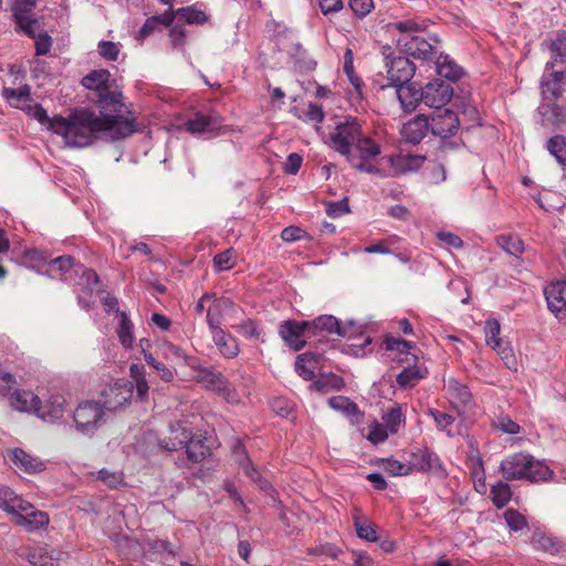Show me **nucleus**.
<instances>
[{
	"mask_svg": "<svg viewBox=\"0 0 566 566\" xmlns=\"http://www.w3.org/2000/svg\"><path fill=\"white\" fill-rule=\"evenodd\" d=\"M555 62L547 63L542 77V95L547 102H554L562 96V82L565 70H553Z\"/></svg>",
	"mask_w": 566,
	"mask_h": 566,
	"instance_id": "obj_17",
	"label": "nucleus"
},
{
	"mask_svg": "<svg viewBox=\"0 0 566 566\" xmlns=\"http://www.w3.org/2000/svg\"><path fill=\"white\" fill-rule=\"evenodd\" d=\"M385 428L391 433L395 434L398 432L399 427L405 422V416L402 413V408L399 405L390 408L382 417Z\"/></svg>",
	"mask_w": 566,
	"mask_h": 566,
	"instance_id": "obj_40",
	"label": "nucleus"
},
{
	"mask_svg": "<svg viewBox=\"0 0 566 566\" xmlns=\"http://www.w3.org/2000/svg\"><path fill=\"white\" fill-rule=\"evenodd\" d=\"M192 436L191 429L184 421H177L169 426V434L160 440L159 444L163 449L175 451L184 448Z\"/></svg>",
	"mask_w": 566,
	"mask_h": 566,
	"instance_id": "obj_22",
	"label": "nucleus"
},
{
	"mask_svg": "<svg viewBox=\"0 0 566 566\" xmlns=\"http://www.w3.org/2000/svg\"><path fill=\"white\" fill-rule=\"evenodd\" d=\"M504 520L512 531H522L526 525V520L518 511L509 509L504 512Z\"/></svg>",
	"mask_w": 566,
	"mask_h": 566,
	"instance_id": "obj_55",
	"label": "nucleus"
},
{
	"mask_svg": "<svg viewBox=\"0 0 566 566\" xmlns=\"http://www.w3.org/2000/svg\"><path fill=\"white\" fill-rule=\"evenodd\" d=\"M331 408L342 411L346 415H354L358 411L356 403L343 396H336L328 399Z\"/></svg>",
	"mask_w": 566,
	"mask_h": 566,
	"instance_id": "obj_51",
	"label": "nucleus"
},
{
	"mask_svg": "<svg viewBox=\"0 0 566 566\" xmlns=\"http://www.w3.org/2000/svg\"><path fill=\"white\" fill-rule=\"evenodd\" d=\"M279 335L291 350L298 352L308 342L306 322L295 319L283 321L279 326Z\"/></svg>",
	"mask_w": 566,
	"mask_h": 566,
	"instance_id": "obj_13",
	"label": "nucleus"
},
{
	"mask_svg": "<svg viewBox=\"0 0 566 566\" xmlns=\"http://www.w3.org/2000/svg\"><path fill=\"white\" fill-rule=\"evenodd\" d=\"M385 160L389 166V170L385 172L382 177H394L418 170L422 166L424 157L417 155H395L385 158Z\"/></svg>",
	"mask_w": 566,
	"mask_h": 566,
	"instance_id": "obj_20",
	"label": "nucleus"
},
{
	"mask_svg": "<svg viewBox=\"0 0 566 566\" xmlns=\"http://www.w3.org/2000/svg\"><path fill=\"white\" fill-rule=\"evenodd\" d=\"M426 21L407 19L398 21L391 25L392 29L400 32L397 39V46L401 52L420 60H430L438 54L437 46L430 41L417 35L427 29Z\"/></svg>",
	"mask_w": 566,
	"mask_h": 566,
	"instance_id": "obj_4",
	"label": "nucleus"
},
{
	"mask_svg": "<svg viewBox=\"0 0 566 566\" xmlns=\"http://www.w3.org/2000/svg\"><path fill=\"white\" fill-rule=\"evenodd\" d=\"M428 369L423 364L416 363L412 366L403 368L396 377V381L401 388H412L421 379L426 378Z\"/></svg>",
	"mask_w": 566,
	"mask_h": 566,
	"instance_id": "obj_26",
	"label": "nucleus"
},
{
	"mask_svg": "<svg viewBox=\"0 0 566 566\" xmlns=\"http://www.w3.org/2000/svg\"><path fill=\"white\" fill-rule=\"evenodd\" d=\"M384 343L385 349L388 352H398L399 354H405L411 349V344L409 342L391 336H387Z\"/></svg>",
	"mask_w": 566,
	"mask_h": 566,
	"instance_id": "obj_58",
	"label": "nucleus"
},
{
	"mask_svg": "<svg viewBox=\"0 0 566 566\" xmlns=\"http://www.w3.org/2000/svg\"><path fill=\"white\" fill-rule=\"evenodd\" d=\"M10 406L21 412H34L40 415L42 408L41 399L31 390L14 389L9 397Z\"/></svg>",
	"mask_w": 566,
	"mask_h": 566,
	"instance_id": "obj_23",
	"label": "nucleus"
},
{
	"mask_svg": "<svg viewBox=\"0 0 566 566\" xmlns=\"http://www.w3.org/2000/svg\"><path fill=\"white\" fill-rule=\"evenodd\" d=\"M343 385V378L331 373L319 375V377L312 384V387L317 391L326 394L333 389H340Z\"/></svg>",
	"mask_w": 566,
	"mask_h": 566,
	"instance_id": "obj_38",
	"label": "nucleus"
},
{
	"mask_svg": "<svg viewBox=\"0 0 566 566\" xmlns=\"http://www.w3.org/2000/svg\"><path fill=\"white\" fill-rule=\"evenodd\" d=\"M235 311L233 302L229 298H214L207 310V322L209 327H218L221 324V317Z\"/></svg>",
	"mask_w": 566,
	"mask_h": 566,
	"instance_id": "obj_25",
	"label": "nucleus"
},
{
	"mask_svg": "<svg viewBox=\"0 0 566 566\" xmlns=\"http://www.w3.org/2000/svg\"><path fill=\"white\" fill-rule=\"evenodd\" d=\"M349 7L357 17L367 15L374 8L373 0H349Z\"/></svg>",
	"mask_w": 566,
	"mask_h": 566,
	"instance_id": "obj_63",
	"label": "nucleus"
},
{
	"mask_svg": "<svg viewBox=\"0 0 566 566\" xmlns=\"http://www.w3.org/2000/svg\"><path fill=\"white\" fill-rule=\"evenodd\" d=\"M496 242L506 253L518 256L524 252V242L517 235L502 234L499 235Z\"/></svg>",
	"mask_w": 566,
	"mask_h": 566,
	"instance_id": "obj_39",
	"label": "nucleus"
},
{
	"mask_svg": "<svg viewBox=\"0 0 566 566\" xmlns=\"http://www.w3.org/2000/svg\"><path fill=\"white\" fill-rule=\"evenodd\" d=\"M188 459L199 463L210 455V447L200 437L191 436L189 442L185 446Z\"/></svg>",
	"mask_w": 566,
	"mask_h": 566,
	"instance_id": "obj_32",
	"label": "nucleus"
},
{
	"mask_svg": "<svg viewBox=\"0 0 566 566\" xmlns=\"http://www.w3.org/2000/svg\"><path fill=\"white\" fill-rule=\"evenodd\" d=\"M23 112L36 119L40 124L46 125L50 129V122L52 118L48 116L46 111L40 104L34 103L33 101L29 102Z\"/></svg>",
	"mask_w": 566,
	"mask_h": 566,
	"instance_id": "obj_52",
	"label": "nucleus"
},
{
	"mask_svg": "<svg viewBox=\"0 0 566 566\" xmlns=\"http://www.w3.org/2000/svg\"><path fill=\"white\" fill-rule=\"evenodd\" d=\"M484 332L486 344L492 350L497 353L506 350V347L504 346L502 339L499 337L501 326L496 319L486 321Z\"/></svg>",
	"mask_w": 566,
	"mask_h": 566,
	"instance_id": "obj_33",
	"label": "nucleus"
},
{
	"mask_svg": "<svg viewBox=\"0 0 566 566\" xmlns=\"http://www.w3.org/2000/svg\"><path fill=\"white\" fill-rule=\"evenodd\" d=\"M63 553L59 551H49L46 547H35L25 554V559L35 566H54L60 560Z\"/></svg>",
	"mask_w": 566,
	"mask_h": 566,
	"instance_id": "obj_27",
	"label": "nucleus"
},
{
	"mask_svg": "<svg viewBox=\"0 0 566 566\" xmlns=\"http://www.w3.org/2000/svg\"><path fill=\"white\" fill-rule=\"evenodd\" d=\"M326 212L332 218H337V217H340V216L349 212V206H348L347 199L328 202Z\"/></svg>",
	"mask_w": 566,
	"mask_h": 566,
	"instance_id": "obj_62",
	"label": "nucleus"
},
{
	"mask_svg": "<svg viewBox=\"0 0 566 566\" xmlns=\"http://www.w3.org/2000/svg\"><path fill=\"white\" fill-rule=\"evenodd\" d=\"M367 325L356 319H346L345 322L339 321V332L337 336L347 339H355L360 336H365Z\"/></svg>",
	"mask_w": 566,
	"mask_h": 566,
	"instance_id": "obj_34",
	"label": "nucleus"
},
{
	"mask_svg": "<svg viewBox=\"0 0 566 566\" xmlns=\"http://www.w3.org/2000/svg\"><path fill=\"white\" fill-rule=\"evenodd\" d=\"M437 57L434 65H436V72L441 77H446L450 81H455L461 77L463 74L462 69L448 55H443L440 53L439 55H436Z\"/></svg>",
	"mask_w": 566,
	"mask_h": 566,
	"instance_id": "obj_29",
	"label": "nucleus"
},
{
	"mask_svg": "<svg viewBox=\"0 0 566 566\" xmlns=\"http://www.w3.org/2000/svg\"><path fill=\"white\" fill-rule=\"evenodd\" d=\"M213 264L217 271H227L235 264V251L228 249L221 253H218L213 258Z\"/></svg>",
	"mask_w": 566,
	"mask_h": 566,
	"instance_id": "obj_48",
	"label": "nucleus"
},
{
	"mask_svg": "<svg viewBox=\"0 0 566 566\" xmlns=\"http://www.w3.org/2000/svg\"><path fill=\"white\" fill-rule=\"evenodd\" d=\"M547 150L556 158V160L566 166V137L563 135L553 136L547 140Z\"/></svg>",
	"mask_w": 566,
	"mask_h": 566,
	"instance_id": "obj_43",
	"label": "nucleus"
},
{
	"mask_svg": "<svg viewBox=\"0 0 566 566\" xmlns=\"http://www.w3.org/2000/svg\"><path fill=\"white\" fill-rule=\"evenodd\" d=\"M109 77L111 73L107 70H94L82 78V84L87 90L96 92V103L104 112L122 114L124 107L122 92L112 87Z\"/></svg>",
	"mask_w": 566,
	"mask_h": 566,
	"instance_id": "obj_5",
	"label": "nucleus"
},
{
	"mask_svg": "<svg viewBox=\"0 0 566 566\" xmlns=\"http://www.w3.org/2000/svg\"><path fill=\"white\" fill-rule=\"evenodd\" d=\"M73 266V259L70 255H62L49 262L51 273L67 272Z\"/></svg>",
	"mask_w": 566,
	"mask_h": 566,
	"instance_id": "obj_60",
	"label": "nucleus"
},
{
	"mask_svg": "<svg viewBox=\"0 0 566 566\" xmlns=\"http://www.w3.org/2000/svg\"><path fill=\"white\" fill-rule=\"evenodd\" d=\"M120 43L112 41H101L97 45L99 55L108 61H116L120 52Z\"/></svg>",
	"mask_w": 566,
	"mask_h": 566,
	"instance_id": "obj_53",
	"label": "nucleus"
},
{
	"mask_svg": "<svg viewBox=\"0 0 566 566\" xmlns=\"http://www.w3.org/2000/svg\"><path fill=\"white\" fill-rule=\"evenodd\" d=\"M6 460L17 470L25 474H38L46 469V462L21 448L7 449Z\"/></svg>",
	"mask_w": 566,
	"mask_h": 566,
	"instance_id": "obj_10",
	"label": "nucleus"
},
{
	"mask_svg": "<svg viewBox=\"0 0 566 566\" xmlns=\"http://www.w3.org/2000/svg\"><path fill=\"white\" fill-rule=\"evenodd\" d=\"M21 497L18 496L11 489L3 486L0 489V509L9 514L17 511V506Z\"/></svg>",
	"mask_w": 566,
	"mask_h": 566,
	"instance_id": "obj_44",
	"label": "nucleus"
},
{
	"mask_svg": "<svg viewBox=\"0 0 566 566\" xmlns=\"http://www.w3.org/2000/svg\"><path fill=\"white\" fill-rule=\"evenodd\" d=\"M240 467L243 470L244 474L253 482L259 483L261 489H265L268 486V482L262 479L261 473L253 465L252 461L249 457H244L243 460H240Z\"/></svg>",
	"mask_w": 566,
	"mask_h": 566,
	"instance_id": "obj_49",
	"label": "nucleus"
},
{
	"mask_svg": "<svg viewBox=\"0 0 566 566\" xmlns=\"http://www.w3.org/2000/svg\"><path fill=\"white\" fill-rule=\"evenodd\" d=\"M354 525L359 538L368 542H376L378 539L376 527L373 524H364L358 516H355Z\"/></svg>",
	"mask_w": 566,
	"mask_h": 566,
	"instance_id": "obj_54",
	"label": "nucleus"
},
{
	"mask_svg": "<svg viewBox=\"0 0 566 566\" xmlns=\"http://www.w3.org/2000/svg\"><path fill=\"white\" fill-rule=\"evenodd\" d=\"M64 403H65V399L63 396H60V395L52 396L48 400L46 406H45V408L48 410L42 411V409H41L39 417H41L42 419H45V420L46 419L57 420V419L62 418V416L64 413Z\"/></svg>",
	"mask_w": 566,
	"mask_h": 566,
	"instance_id": "obj_35",
	"label": "nucleus"
},
{
	"mask_svg": "<svg viewBox=\"0 0 566 566\" xmlns=\"http://www.w3.org/2000/svg\"><path fill=\"white\" fill-rule=\"evenodd\" d=\"M231 327L251 340H258L262 333L260 325L253 319H245L238 325L232 324Z\"/></svg>",
	"mask_w": 566,
	"mask_h": 566,
	"instance_id": "obj_45",
	"label": "nucleus"
},
{
	"mask_svg": "<svg viewBox=\"0 0 566 566\" xmlns=\"http://www.w3.org/2000/svg\"><path fill=\"white\" fill-rule=\"evenodd\" d=\"M13 17L17 25L22 29L23 27L29 25L34 19L29 15V12L32 9H27L24 4H21L20 1H15V6L12 8Z\"/></svg>",
	"mask_w": 566,
	"mask_h": 566,
	"instance_id": "obj_56",
	"label": "nucleus"
},
{
	"mask_svg": "<svg viewBox=\"0 0 566 566\" xmlns=\"http://www.w3.org/2000/svg\"><path fill=\"white\" fill-rule=\"evenodd\" d=\"M133 388V381L124 378L105 384L98 390V402L103 409L115 411L130 401Z\"/></svg>",
	"mask_w": 566,
	"mask_h": 566,
	"instance_id": "obj_6",
	"label": "nucleus"
},
{
	"mask_svg": "<svg viewBox=\"0 0 566 566\" xmlns=\"http://www.w3.org/2000/svg\"><path fill=\"white\" fill-rule=\"evenodd\" d=\"M390 48H384L382 54L385 55V66L387 69V77L389 84L399 86L409 83L415 74V64L407 56L389 57L387 53Z\"/></svg>",
	"mask_w": 566,
	"mask_h": 566,
	"instance_id": "obj_8",
	"label": "nucleus"
},
{
	"mask_svg": "<svg viewBox=\"0 0 566 566\" xmlns=\"http://www.w3.org/2000/svg\"><path fill=\"white\" fill-rule=\"evenodd\" d=\"M397 87V97L400 102L401 107L406 112L415 111L419 102L421 101V93L419 92V90L408 83L399 85Z\"/></svg>",
	"mask_w": 566,
	"mask_h": 566,
	"instance_id": "obj_30",
	"label": "nucleus"
},
{
	"mask_svg": "<svg viewBox=\"0 0 566 566\" xmlns=\"http://www.w3.org/2000/svg\"><path fill=\"white\" fill-rule=\"evenodd\" d=\"M184 358L187 364L193 368V374L191 375L192 378L202 384L206 388L217 391L223 397H229L231 391L230 384L221 373H216L210 368L192 366L188 360L189 358L193 360L195 356H184Z\"/></svg>",
	"mask_w": 566,
	"mask_h": 566,
	"instance_id": "obj_12",
	"label": "nucleus"
},
{
	"mask_svg": "<svg viewBox=\"0 0 566 566\" xmlns=\"http://www.w3.org/2000/svg\"><path fill=\"white\" fill-rule=\"evenodd\" d=\"M544 294L549 311L560 318L566 317V280L552 282Z\"/></svg>",
	"mask_w": 566,
	"mask_h": 566,
	"instance_id": "obj_19",
	"label": "nucleus"
},
{
	"mask_svg": "<svg viewBox=\"0 0 566 566\" xmlns=\"http://www.w3.org/2000/svg\"><path fill=\"white\" fill-rule=\"evenodd\" d=\"M103 416L104 409L94 400L82 401L73 412L76 428L83 433L94 432L103 420Z\"/></svg>",
	"mask_w": 566,
	"mask_h": 566,
	"instance_id": "obj_7",
	"label": "nucleus"
},
{
	"mask_svg": "<svg viewBox=\"0 0 566 566\" xmlns=\"http://www.w3.org/2000/svg\"><path fill=\"white\" fill-rule=\"evenodd\" d=\"M13 522L27 532H34L49 524L46 512L36 510L31 503L20 500L15 513L12 514Z\"/></svg>",
	"mask_w": 566,
	"mask_h": 566,
	"instance_id": "obj_9",
	"label": "nucleus"
},
{
	"mask_svg": "<svg viewBox=\"0 0 566 566\" xmlns=\"http://www.w3.org/2000/svg\"><path fill=\"white\" fill-rule=\"evenodd\" d=\"M186 130L193 135H217L222 128V118L216 113H197L185 123Z\"/></svg>",
	"mask_w": 566,
	"mask_h": 566,
	"instance_id": "obj_16",
	"label": "nucleus"
},
{
	"mask_svg": "<svg viewBox=\"0 0 566 566\" xmlns=\"http://www.w3.org/2000/svg\"><path fill=\"white\" fill-rule=\"evenodd\" d=\"M453 95V88L450 84L442 81H433L428 83L421 91V101L429 107L436 111L442 109V107L451 101Z\"/></svg>",
	"mask_w": 566,
	"mask_h": 566,
	"instance_id": "obj_14",
	"label": "nucleus"
},
{
	"mask_svg": "<svg viewBox=\"0 0 566 566\" xmlns=\"http://www.w3.org/2000/svg\"><path fill=\"white\" fill-rule=\"evenodd\" d=\"M429 415L433 418L436 424L441 430H444L454 422L453 416L437 409H429Z\"/></svg>",
	"mask_w": 566,
	"mask_h": 566,
	"instance_id": "obj_64",
	"label": "nucleus"
},
{
	"mask_svg": "<svg viewBox=\"0 0 566 566\" xmlns=\"http://www.w3.org/2000/svg\"><path fill=\"white\" fill-rule=\"evenodd\" d=\"M2 97L13 107L24 109L29 102H32L31 87L23 85L20 88L3 87Z\"/></svg>",
	"mask_w": 566,
	"mask_h": 566,
	"instance_id": "obj_28",
	"label": "nucleus"
},
{
	"mask_svg": "<svg viewBox=\"0 0 566 566\" xmlns=\"http://www.w3.org/2000/svg\"><path fill=\"white\" fill-rule=\"evenodd\" d=\"M493 426L504 433L516 434L520 432V426L506 416L499 417Z\"/></svg>",
	"mask_w": 566,
	"mask_h": 566,
	"instance_id": "obj_59",
	"label": "nucleus"
},
{
	"mask_svg": "<svg viewBox=\"0 0 566 566\" xmlns=\"http://www.w3.org/2000/svg\"><path fill=\"white\" fill-rule=\"evenodd\" d=\"M446 395L453 409L459 413L464 412L472 403V394L468 386L454 378L448 379Z\"/></svg>",
	"mask_w": 566,
	"mask_h": 566,
	"instance_id": "obj_18",
	"label": "nucleus"
},
{
	"mask_svg": "<svg viewBox=\"0 0 566 566\" xmlns=\"http://www.w3.org/2000/svg\"><path fill=\"white\" fill-rule=\"evenodd\" d=\"M17 385L15 377L10 373H0V395L3 397H10L14 386Z\"/></svg>",
	"mask_w": 566,
	"mask_h": 566,
	"instance_id": "obj_61",
	"label": "nucleus"
},
{
	"mask_svg": "<svg viewBox=\"0 0 566 566\" xmlns=\"http://www.w3.org/2000/svg\"><path fill=\"white\" fill-rule=\"evenodd\" d=\"M97 479L111 489H117L124 485V474L119 471H108L102 469L97 472Z\"/></svg>",
	"mask_w": 566,
	"mask_h": 566,
	"instance_id": "obj_47",
	"label": "nucleus"
},
{
	"mask_svg": "<svg viewBox=\"0 0 566 566\" xmlns=\"http://www.w3.org/2000/svg\"><path fill=\"white\" fill-rule=\"evenodd\" d=\"M490 494L494 506L502 509L510 502L512 497V490L507 483L499 481L496 484L491 486Z\"/></svg>",
	"mask_w": 566,
	"mask_h": 566,
	"instance_id": "obj_37",
	"label": "nucleus"
},
{
	"mask_svg": "<svg viewBox=\"0 0 566 566\" xmlns=\"http://www.w3.org/2000/svg\"><path fill=\"white\" fill-rule=\"evenodd\" d=\"M305 322L308 342L325 343L339 332V319L333 315L324 314Z\"/></svg>",
	"mask_w": 566,
	"mask_h": 566,
	"instance_id": "obj_11",
	"label": "nucleus"
},
{
	"mask_svg": "<svg viewBox=\"0 0 566 566\" xmlns=\"http://www.w3.org/2000/svg\"><path fill=\"white\" fill-rule=\"evenodd\" d=\"M130 375L135 381L137 398L142 401L147 399L149 386L145 379L144 367L133 364L130 366Z\"/></svg>",
	"mask_w": 566,
	"mask_h": 566,
	"instance_id": "obj_41",
	"label": "nucleus"
},
{
	"mask_svg": "<svg viewBox=\"0 0 566 566\" xmlns=\"http://www.w3.org/2000/svg\"><path fill=\"white\" fill-rule=\"evenodd\" d=\"M379 464L382 467L384 471L392 476L400 475H409L410 474V465L409 463H402L395 459H380Z\"/></svg>",
	"mask_w": 566,
	"mask_h": 566,
	"instance_id": "obj_46",
	"label": "nucleus"
},
{
	"mask_svg": "<svg viewBox=\"0 0 566 566\" xmlns=\"http://www.w3.org/2000/svg\"><path fill=\"white\" fill-rule=\"evenodd\" d=\"M500 472L507 481L546 482L553 475V471L544 462L523 452L505 457L500 464Z\"/></svg>",
	"mask_w": 566,
	"mask_h": 566,
	"instance_id": "obj_3",
	"label": "nucleus"
},
{
	"mask_svg": "<svg viewBox=\"0 0 566 566\" xmlns=\"http://www.w3.org/2000/svg\"><path fill=\"white\" fill-rule=\"evenodd\" d=\"M429 124L430 130L434 136L448 138L458 132L460 122L454 112L442 108L433 112Z\"/></svg>",
	"mask_w": 566,
	"mask_h": 566,
	"instance_id": "obj_15",
	"label": "nucleus"
},
{
	"mask_svg": "<svg viewBox=\"0 0 566 566\" xmlns=\"http://www.w3.org/2000/svg\"><path fill=\"white\" fill-rule=\"evenodd\" d=\"M240 467L243 470L244 474L253 482L259 483L261 489H265L268 486V482L262 479L261 473L253 465L252 461L249 457H244L243 460H240Z\"/></svg>",
	"mask_w": 566,
	"mask_h": 566,
	"instance_id": "obj_50",
	"label": "nucleus"
},
{
	"mask_svg": "<svg viewBox=\"0 0 566 566\" xmlns=\"http://www.w3.org/2000/svg\"><path fill=\"white\" fill-rule=\"evenodd\" d=\"M329 145L347 161L356 155L368 159L380 153L379 145L363 134L361 124L356 118L339 123L329 135Z\"/></svg>",
	"mask_w": 566,
	"mask_h": 566,
	"instance_id": "obj_2",
	"label": "nucleus"
},
{
	"mask_svg": "<svg viewBox=\"0 0 566 566\" xmlns=\"http://www.w3.org/2000/svg\"><path fill=\"white\" fill-rule=\"evenodd\" d=\"M50 130L63 137L67 147L83 148L91 146L99 137L113 140L125 138L136 130L135 119L123 114L101 111L78 109L69 117L54 116Z\"/></svg>",
	"mask_w": 566,
	"mask_h": 566,
	"instance_id": "obj_1",
	"label": "nucleus"
},
{
	"mask_svg": "<svg viewBox=\"0 0 566 566\" xmlns=\"http://www.w3.org/2000/svg\"><path fill=\"white\" fill-rule=\"evenodd\" d=\"M429 129V119L426 116L420 115L407 122L402 126L401 133L408 143L418 144L424 138Z\"/></svg>",
	"mask_w": 566,
	"mask_h": 566,
	"instance_id": "obj_24",
	"label": "nucleus"
},
{
	"mask_svg": "<svg viewBox=\"0 0 566 566\" xmlns=\"http://www.w3.org/2000/svg\"><path fill=\"white\" fill-rule=\"evenodd\" d=\"M118 338L125 349H132L134 336H133V323L128 318L125 312L120 313V319L117 329Z\"/></svg>",
	"mask_w": 566,
	"mask_h": 566,
	"instance_id": "obj_42",
	"label": "nucleus"
},
{
	"mask_svg": "<svg viewBox=\"0 0 566 566\" xmlns=\"http://www.w3.org/2000/svg\"><path fill=\"white\" fill-rule=\"evenodd\" d=\"M410 473L417 472H433L440 473L443 471L442 463L439 457L428 448L418 449L410 455Z\"/></svg>",
	"mask_w": 566,
	"mask_h": 566,
	"instance_id": "obj_21",
	"label": "nucleus"
},
{
	"mask_svg": "<svg viewBox=\"0 0 566 566\" xmlns=\"http://www.w3.org/2000/svg\"><path fill=\"white\" fill-rule=\"evenodd\" d=\"M210 329L212 332L213 342L216 343L218 349L222 354H234L233 352L237 350L234 338L222 331L220 326L210 327Z\"/></svg>",
	"mask_w": 566,
	"mask_h": 566,
	"instance_id": "obj_36",
	"label": "nucleus"
},
{
	"mask_svg": "<svg viewBox=\"0 0 566 566\" xmlns=\"http://www.w3.org/2000/svg\"><path fill=\"white\" fill-rule=\"evenodd\" d=\"M344 72L348 76L350 83L356 87L359 88L360 86V80L355 75L354 71V54L352 49H346L344 54Z\"/></svg>",
	"mask_w": 566,
	"mask_h": 566,
	"instance_id": "obj_57",
	"label": "nucleus"
},
{
	"mask_svg": "<svg viewBox=\"0 0 566 566\" xmlns=\"http://www.w3.org/2000/svg\"><path fill=\"white\" fill-rule=\"evenodd\" d=\"M322 356H297L295 361L296 373L304 379L311 380L319 369Z\"/></svg>",
	"mask_w": 566,
	"mask_h": 566,
	"instance_id": "obj_31",
	"label": "nucleus"
}]
</instances>
